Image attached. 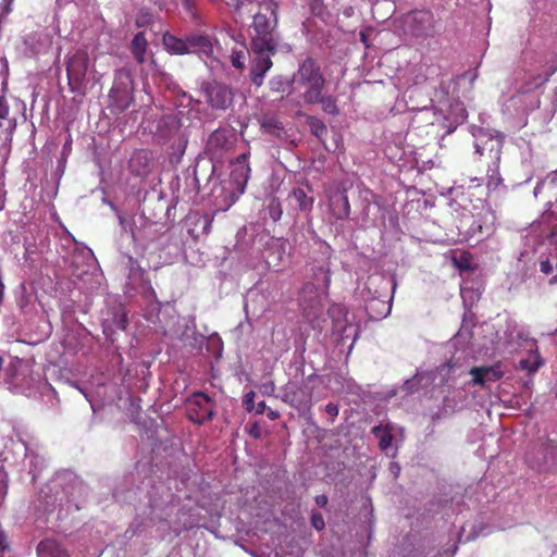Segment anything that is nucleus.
Wrapping results in <instances>:
<instances>
[{
	"label": "nucleus",
	"instance_id": "nucleus-1",
	"mask_svg": "<svg viewBox=\"0 0 557 557\" xmlns=\"http://www.w3.org/2000/svg\"><path fill=\"white\" fill-rule=\"evenodd\" d=\"M255 37L250 44L252 55L250 77L256 86L263 84L264 76L272 67L271 57L277 51V41L275 40L267 15L258 13L253 16Z\"/></svg>",
	"mask_w": 557,
	"mask_h": 557
},
{
	"label": "nucleus",
	"instance_id": "nucleus-2",
	"mask_svg": "<svg viewBox=\"0 0 557 557\" xmlns=\"http://www.w3.org/2000/svg\"><path fill=\"white\" fill-rule=\"evenodd\" d=\"M311 278L306 282L301 293L299 302L305 311L318 309L322 300L329 294L331 283L330 269L326 265H319L311 269Z\"/></svg>",
	"mask_w": 557,
	"mask_h": 557
},
{
	"label": "nucleus",
	"instance_id": "nucleus-3",
	"mask_svg": "<svg viewBox=\"0 0 557 557\" xmlns=\"http://www.w3.org/2000/svg\"><path fill=\"white\" fill-rule=\"evenodd\" d=\"M293 82L304 89L302 99L305 103L315 99L320 91H323L326 81L321 72L320 65L312 59L306 58L293 74Z\"/></svg>",
	"mask_w": 557,
	"mask_h": 557
},
{
	"label": "nucleus",
	"instance_id": "nucleus-4",
	"mask_svg": "<svg viewBox=\"0 0 557 557\" xmlns=\"http://www.w3.org/2000/svg\"><path fill=\"white\" fill-rule=\"evenodd\" d=\"M66 73L71 91L84 95L92 69L90 67L89 57L85 50H77L66 62Z\"/></svg>",
	"mask_w": 557,
	"mask_h": 557
},
{
	"label": "nucleus",
	"instance_id": "nucleus-5",
	"mask_svg": "<svg viewBox=\"0 0 557 557\" xmlns=\"http://www.w3.org/2000/svg\"><path fill=\"white\" fill-rule=\"evenodd\" d=\"M154 139L162 145H171L181 153L187 146V138L182 131L181 121L176 115L169 114L158 120L153 131Z\"/></svg>",
	"mask_w": 557,
	"mask_h": 557
},
{
	"label": "nucleus",
	"instance_id": "nucleus-6",
	"mask_svg": "<svg viewBox=\"0 0 557 557\" xmlns=\"http://www.w3.org/2000/svg\"><path fill=\"white\" fill-rule=\"evenodd\" d=\"M474 137V153L484 157L487 162H500L504 137L491 131L476 128L472 132Z\"/></svg>",
	"mask_w": 557,
	"mask_h": 557
},
{
	"label": "nucleus",
	"instance_id": "nucleus-7",
	"mask_svg": "<svg viewBox=\"0 0 557 557\" xmlns=\"http://www.w3.org/2000/svg\"><path fill=\"white\" fill-rule=\"evenodd\" d=\"M186 412L190 421L202 424L213 418L215 403L205 393L196 392L186 401Z\"/></svg>",
	"mask_w": 557,
	"mask_h": 557
},
{
	"label": "nucleus",
	"instance_id": "nucleus-8",
	"mask_svg": "<svg viewBox=\"0 0 557 557\" xmlns=\"http://www.w3.org/2000/svg\"><path fill=\"white\" fill-rule=\"evenodd\" d=\"M403 27L412 37H426L434 27L433 14L424 10L409 12L404 16Z\"/></svg>",
	"mask_w": 557,
	"mask_h": 557
},
{
	"label": "nucleus",
	"instance_id": "nucleus-9",
	"mask_svg": "<svg viewBox=\"0 0 557 557\" xmlns=\"http://www.w3.org/2000/svg\"><path fill=\"white\" fill-rule=\"evenodd\" d=\"M467 119V111L462 102L455 101L444 110L443 108L434 111V120L432 124H437L446 129L447 134L453 133L457 126L463 123Z\"/></svg>",
	"mask_w": 557,
	"mask_h": 557
},
{
	"label": "nucleus",
	"instance_id": "nucleus-10",
	"mask_svg": "<svg viewBox=\"0 0 557 557\" xmlns=\"http://www.w3.org/2000/svg\"><path fill=\"white\" fill-rule=\"evenodd\" d=\"M235 135L227 129H215L207 140L206 153L211 160L221 161L233 148Z\"/></svg>",
	"mask_w": 557,
	"mask_h": 557
},
{
	"label": "nucleus",
	"instance_id": "nucleus-11",
	"mask_svg": "<svg viewBox=\"0 0 557 557\" xmlns=\"http://www.w3.org/2000/svg\"><path fill=\"white\" fill-rule=\"evenodd\" d=\"M201 90L206 96L207 102L213 109L225 110L233 102L232 90L223 84L216 82L203 83L201 86Z\"/></svg>",
	"mask_w": 557,
	"mask_h": 557
},
{
	"label": "nucleus",
	"instance_id": "nucleus-12",
	"mask_svg": "<svg viewBox=\"0 0 557 557\" xmlns=\"http://www.w3.org/2000/svg\"><path fill=\"white\" fill-rule=\"evenodd\" d=\"M536 69L539 70L536 74L532 73L531 70L525 73L519 87V91L521 94H529L542 87L548 81L549 76L557 70L556 66H548L546 63H543L542 60L539 61V66H536Z\"/></svg>",
	"mask_w": 557,
	"mask_h": 557
},
{
	"label": "nucleus",
	"instance_id": "nucleus-13",
	"mask_svg": "<svg viewBox=\"0 0 557 557\" xmlns=\"http://www.w3.org/2000/svg\"><path fill=\"white\" fill-rule=\"evenodd\" d=\"M215 46L209 36H189V53H197L210 67H214L218 60L214 55Z\"/></svg>",
	"mask_w": 557,
	"mask_h": 557
},
{
	"label": "nucleus",
	"instance_id": "nucleus-14",
	"mask_svg": "<svg viewBox=\"0 0 557 557\" xmlns=\"http://www.w3.org/2000/svg\"><path fill=\"white\" fill-rule=\"evenodd\" d=\"M373 434L379 440V446L382 450L388 451L393 445H397L403 438V429L396 424L386 423L373 428Z\"/></svg>",
	"mask_w": 557,
	"mask_h": 557
},
{
	"label": "nucleus",
	"instance_id": "nucleus-15",
	"mask_svg": "<svg viewBox=\"0 0 557 557\" xmlns=\"http://www.w3.org/2000/svg\"><path fill=\"white\" fill-rule=\"evenodd\" d=\"M231 183L239 194H244L250 175V166L248 164V153L244 152L232 163Z\"/></svg>",
	"mask_w": 557,
	"mask_h": 557
},
{
	"label": "nucleus",
	"instance_id": "nucleus-16",
	"mask_svg": "<svg viewBox=\"0 0 557 557\" xmlns=\"http://www.w3.org/2000/svg\"><path fill=\"white\" fill-rule=\"evenodd\" d=\"M154 166L152 152L147 149L136 150L129 159V170L137 176L148 175Z\"/></svg>",
	"mask_w": 557,
	"mask_h": 557
},
{
	"label": "nucleus",
	"instance_id": "nucleus-17",
	"mask_svg": "<svg viewBox=\"0 0 557 557\" xmlns=\"http://www.w3.org/2000/svg\"><path fill=\"white\" fill-rule=\"evenodd\" d=\"M331 213L338 220H345L350 214V205L344 190L334 191L329 199Z\"/></svg>",
	"mask_w": 557,
	"mask_h": 557
},
{
	"label": "nucleus",
	"instance_id": "nucleus-18",
	"mask_svg": "<svg viewBox=\"0 0 557 557\" xmlns=\"http://www.w3.org/2000/svg\"><path fill=\"white\" fill-rule=\"evenodd\" d=\"M470 374L472 375V384L486 386L490 382L498 381L503 372L498 367H481V368H472L470 370Z\"/></svg>",
	"mask_w": 557,
	"mask_h": 557
},
{
	"label": "nucleus",
	"instance_id": "nucleus-19",
	"mask_svg": "<svg viewBox=\"0 0 557 557\" xmlns=\"http://www.w3.org/2000/svg\"><path fill=\"white\" fill-rule=\"evenodd\" d=\"M36 553L38 557H70L66 548L54 539L40 541L37 545Z\"/></svg>",
	"mask_w": 557,
	"mask_h": 557
},
{
	"label": "nucleus",
	"instance_id": "nucleus-20",
	"mask_svg": "<svg viewBox=\"0 0 557 557\" xmlns=\"http://www.w3.org/2000/svg\"><path fill=\"white\" fill-rule=\"evenodd\" d=\"M131 85H132V79H131V74L127 70H119L116 72V75H115V83H114V86L111 90L112 94H122L126 100L124 103L121 104V108L122 109H125L126 107H128V96H129V91H131Z\"/></svg>",
	"mask_w": 557,
	"mask_h": 557
},
{
	"label": "nucleus",
	"instance_id": "nucleus-21",
	"mask_svg": "<svg viewBox=\"0 0 557 557\" xmlns=\"http://www.w3.org/2000/svg\"><path fill=\"white\" fill-rule=\"evenodd\" d=\"M163 45L171 54L182 55L189 53V37L183 39L165 33L163 35Z\"/></svg>",
	"mask_w": 557,
	"mask_h": 557
},
{
	"label": "nucleus",
	"instance_id": "nucleus-22",
	"mask_svg": "<svg viewBox=\"0 0 557 557\" xmlns=\"http://www.w3.org/2000/svg\"><path fill=\"white\" fill-rule=\"evenodd\" d=\"M321 104L322 110L330 115H338L339 109L337 106V98L333 95H324L320 91V95L314 100L308 101L306 104Z\"/></svg>",
	"mask_w": 557,
	"mask_h": 557
},
{
	"label": "nucleus",
	"instance_id": "nucleus-23",
	"mask_svg": "<svg viewBox=\"0 0 557 557\" xmlns=\"http://www.w3.org/2000/svg\"><path fill=\"white\" fill-rule=\"evenodd\" d=\"M366 309L371 319L381 320L389 314L392 306L389 302L374 298L367 304Z\"/></svg>",
	"mask_w": 557,
	"mask_h": 557
},
{
	"label": "nucleus",
	"instance_id": "nucleus-24",
	"mask_svg": "<svg viewBox=\"0 0 557 557\" xmlns=\"http://www.w3.org/2000/svg\"><path fill=\"white\" fill-rule=\"evenodd\" d=\"M534 346L535 343L531 339L530 355L525 359L520 360V368L528 371L530 374L536 372L544 363L537 350L533 348Z\"/></svg>",
	"mask_w": 557,
	"mask_h": 557
},
{
	"label": "nucleus",
	"instance_id": "nucleus-25",
	"mask_svg": "<svg viewBox=\"0 0 557 557\" xmlns=\"http://www.w3.org/2000/svg\"><path fill=\"white\" fill-rule=\"evenodd\" d=\"M147 40L143 32L137 33L132 40V53L138 63L146 60Z\"/></svg>",
	"mask_w": 557,
	"mask_h": 557
},
{
	"label": "nucleus",
	"instance_id": "nucleus-26",
	"mask_svg": "<svg viewBox=\"0 0 557 557\" xmlns=\"http://www.w3.org/2000/svg\"><path fill=\"white\" fill-rule=\"evenodd\" d=\"M500 162H487V188L496 189L503 184V178L499 173Z\"/></svg>",
	"mask_w": 557,
	"mask_h": 557
},
{
	"label": "nucleus",
	"instance_id": "nucleus-27",
	"mask_svg": "<svg viewBox=\"0 0 557 557\" xmlns=\"http://www.w3.org/2000/svg\"><path fill=\"white\" fill-rule=\"evenodd\" d=\"M293 84V76L290 78H285L281 75H277L272 77L269 82L270 89L274 92H284L290 89Z\"/></svg>",
	"mask_w": 557,
	"mask_h": 557
},
{
	"label": "nucleus",
	"instance_id": "nucleus-28",
	"mask_svg": "<svg viewBox=\"0 0 557 557\" xmlns=\"http://www.w3.org/2000/svg\"><path fill=\"white\" fill-rule=\"evenodd\" d=\"M330 314L334 318L336 314L338 315H343L344 317V321L341 322V321H336L335 322V325L334 327L342 332L343 334L346 333L347 331V326H348V323H347V311L345 309V307L341 306V305H334L331 307L330 309Z\"/></svg>",
	"mask_w": 557,
	"mask_h": 557
},
{
	"label": "nucleus",
	"instance_id": "nucleus-29",
	"mask_svg": "<svg viewBox=\"0 0 557 557\" xmlns=\"http://www.w3.org/2000/svg\"><path fill=\"white\" fill-rule=\"evenodd\" d=\"M292 198L298 205L300 210H309L312 207V198L308 197L306 191L301 188L294 189Z\"/></svg>",
	"mask_w": 557,
	"mask_h": 557
},
{
	"label": "nucleus",
	"instance_id": "nucleus-30",
	"mask_svg": "<svg viewBox=\"0 0 557 557\" xmlns=\"http://www.w3.org/2000/svg\"><path fill=\"white\" fill-rule=\"evenodd\" d=\"M310 128L314 136L321 138L327 133V128L323 122L318 119H311Z\"/></svg>",
	"mask_w": 557,
	"mask_h": 557
},
{
	"label": "nucleus",
	"instance_id": "nucleus-31",
	"mask_svg": "<svg viewBox=\"0 0 557 557\" xmlns=\"http://www.w3.org/2000/svg\"><path fill=\"white\" fill-rule=\"evenodd\" d=\"M231 61L234 67L243 69L245 64V52L243 50L233 51Z\"/></svg>",
	"mask_w": 557,
	"mask_h": 557
},
{
	"label": "nucleus",
	"instance_id": "nucleus-32",
	"mask_svg": "<svg viewBox=\"0 0 557 557\" xmlns=\"http://www.w3.org/2000/svg\"><path fill=\"white\" fill-rule=\"evenodd\" d=\"M423 380V375L421 374H417L414 377H412L411 380H407L404 385H403V388L407 392V393H413L416 391V385L418 383H420L421 381Z\"/></svg>",
	"mask_w": 557,
	"mask_h": 557
},
{
	"label": "nucleus",
	"instance_id": "nucleus-33",
	"mask_svg": "<svg viewBox=\"0 0 557 557\" xmlns=\"http://www.w3.org/2000/svg\"><path fill=\"white\" fill-rule=\"evenodd\" d=\"M311 524L318 531L323 530L325 527L323 516L318 511H313L311 515Z\"/></svg>",
	"mask_w": 557,
	"mask_h": 557
},
{
	"label": "nucleus",
	"instance_id": "nucleus-34",
	"mask_svg": "<svg viewBox=\"0 0 557 557\" xmlns=\"http://www.w3.org/2000/svg\"><path fill=\"white\" fill-rule=\"evenodd\" d=\"M12 3H13V0H1V3H0V23L12 11Z\"/></svg>",
	"mask_w": 557,
	"mask_h": 557
},
{
	"label": "nucleus",
	"instance_id": "nucleus-35",
	"mask_svg": "<svg viewBox=\"0 0 557 557\" xmlns=\"http://www.w3.org/2000/svg\"><path fill=\"white\" fill-rule=\"evenodd\" d=\"M324 411L330 416V421L334 422L335 418L338 416L339 408L336 403H329L325 405Z\"/></svg>",
	"mask_w": 557,
	"mask_h": 557
},
{
	"label": "nucleus",
	"instance_id": "nucleus-36",
	"mask_svg": "<svg viewBox=\"0 0 557 557\" xmlns=\"http://www.w3.org/2000/svg\"><path fill=\"white\" fill-rule=\"evenodd\" d=\"M9 104L7 102V100L4 99V97H1L0 96V119L1 120H4L8 117L9 115Z\"/></svg>",
	"mask_w": 557,
	"mask_h": 557
},
{
	"label": "nucleus",
	"instance_id": "nucleus-37",
	"mask_svg": "<svg viewBox=\"0 0 557 557\" xmlns=\"http://www.w3.org/2000/svg\"><path fill=\"white\" fill-rule=\"evenodd\" d=\"M152 18V15L149 12H143L139 17L136 20L137 26H144L149 23Z\"/></svg>",
	"mask_w": 557,
	"mask_h": 557
},
{
	"label": "nucleus",
	"instance_id": "nucleus-38",
	"mask_svg": "<svg viewBox=\"0 0 557 557\" xmlns=\"http://www.w3.org/2000/svg\"><path fill=\"white\" fill-rule=\"evenodd\" d=\"M540 270L544 274L548 275L553 272V264L550 263L549 260H542L540 262Z\"/></svg>",
	"mask_w": 557,
	"mask_h": 557
},
{
	"label": "nucleus",
	"instance_id": "nucleus-39",
	"mask_svg": "<svg viewBox=\"0 0 557 557\" xmlns=\"http://www.w3.org/2000/svg\"><path fill=\"white\" fill-rule=\"evenodd\" d=\"M543 182L544 183L549 182L552 185L556 186L557 185V170L550 172Z\"/></svg>",
	"mask_w": 557,
	"mask_h": 557
},
{
	"label": "nucleus",
	"instance_id": "nucleus-40",
	"mask_svg": "<svg viewBox=\"0 0 557 557\" xmlns=\"http://www.w3.org/2000/svg\"><path fill=\"white\" fill-rule=\"evenodd\" d=\"M315 503L320 507H324L327 504V497L324 494L318 495L315 497Z\"/></svg>",
	"mask_w": 557,
	"mask_h": 557
},
{
	"label": "nucleus",
	"instance_id": "nucleus-41",
	"mask_svg": "<svg viewBox=\"0 0 557 557\" xmlns=\"http://www.w3.org/2000/svg\"><path fill=\"white\" fill-rule=\"evenodd\" d=\"M115 324L119 329L125 330L127 324L126 315L122 314V317L115 322Z\"/></svg>",
	"mask_w": 557,
	"mask_h": 557
},
{
	"label": "nucleus",
	"instance_id": "nucleus-42",
	"mask_svg": "<svg viewBox=\"0 0 557 557\" xmlns=\"http://www.w3.org/2000/svg\"><path fill=\"white\" fill-rule=\"evenodd\" d=\"M389 469H391L392 473L394 474V476L397 478L399 474V471H400L399 465L396 462H391Z\"/></svg>",
	"mask_w": 557,
	"mask_h": 557
},
{
	"label": "nucleus",
	"instance_id": "nucleus-43",
	"mask_svg": "<svg viewBox=\"0 0 557 557\" xmlns=\"http://www.w3.org/2000/svg\"><path fill=\"white\" fill-rule=\"evenodd\" d=\"M549 242L557 247V226L550 232Z\"/></svg>",
	"mask_w": 557,
	"mask_h": 557
},
{
	"label": "nucleus",
	"instance_id": "nucleus-44",
	"mask_svg": "<svg viewBox=\"0 0 557 557\" xmlns=\"http://www.w3.org/2000/svg\"><path fill=\"white\" fill-rule=\"evenodd\" d=\"M119 222H120V225L122 226V228L124 231H126L127 226H128V222H127L126 218H124L123 215L119 214Z\"/></svg>",
	"mask_w": 557,
	"mask_h": 557
},
{
	"label": "nucleus",
	"instance_id": "nucleus-45",
	"mask_svg": "<svg viewBox=\"0 0 557 557\" xmlns=\"http://www.w3.org/2000/svg\"><path fill=\"white\" fill-rule=\"evenodd\" d=\"M546 448L547 449H557V442L554 440L547 441Z\"/></svg>",
	"mask_w": 557,
	"mask_h": 557
},
{
	"label": "nucleus",
	"instance_id": "nucleus-46",
	"mask_svg": "<svg viewBox=\"0 0 557 557\" xmlns=\"http://www.w3.org/2000/svg\"><path fill=\"white\" fill-rule=\"evenodd\" d=\"M245 398H246L245 401H246V405H247V409L251 410L250 401H252L253 393H250V394L246 395Z\"/></svg>",
	"mask_w": 557,
	"mask_h": 557
},
{
	"label": "nucleus",
	"instance_id": "nucleus-47",
	"mask_svg": "<svg viewBox=\"0 0 557 557\" xmlns=\"http://www.w3.org/2000/svg\"><path fill=\"white\" fill-rule=\"evenodd\" d=\"M543 185H544V182H539L536 184V186L534 187V196H537L541 193Z\"/></svg>",
	"mask_w": 557,
	"mask_h": 557
},
{
	"label": "nucleus",
	"instance_id": "nucleus-48",
	"mask_svg": "<svg viewBox=\"0 0 557 557\" xmlns=\"http://www.w3.org/2000/svg\"><path fill=\"white\" fill-rule=\"evenodd\" d=\"M264 408H265V403H264V401H260V403L258 404V407H257V409H256V412H257V413H262V412H263V410H264Z\"/></svg>",
	"mask_w": 557,
	"mask_h": 557
},
{
	"label": "nucleus",
	"instance_id": "nucleus-49",
	"mask_svg": "<svg viewBox=\"0 0 557 557\" xmlns=\"http://www.w3.org/2000/svg\"><path fill=\"white\" fill-rule=\"evenodd\" d=\"M281 215V211L277 213V212H271V216L274 219V220H277Z\"/></svg>",
	"mask_w": 557,
	"mask_h": 557
},
{
	"label": "nucleus",
	"instance_id": "nucleus-50",
	"mask_svg": "<svg viewBox=\"0 0 557 557\" xmlns=\"http://www.w3.org/2000/svg\"><path fill=\"white\" fill-rule=\"evenodd\" d=\"M184 4H185L186 9L190 10V8H191L190 0H184Z\"/></svg>",
	"mask_w": 557,
	"mask_h": 557
},
{
	"label": "nucleus",
	"instance_id": "nucleus-51",
	"mask_svg": "<svg viewBox=\"0 0 557 557\" xmlns=\"http://www.w3.org/2000/svg\"><path fill=\"white\" fill-rule=\"evenodd\" d=\"M540 106V101L537 99L532 103V108H537Z\"/></svg>",
	"mask_w": 557,
	"mask_h": 557
},
{
	"label": "nucleus",
	"instance_id": "nucleus-52",
	"mask_svg": "<svg viewBox=\"0 0 557 557\" xmlns=\"http://www.w3.org/2000/svg\"><path fill=\"white\" fill-rule=\"evenodd\" d=\"M269 417H270L271 419H275V418L277 417V413H275V412H271V413L269 414Z\"/></svg>",
	"mask_w": 557,
	"mask_h": 557
},
{
	"label": "nucleus",
	"instance_id": "nucleus-53",
	"mask_svg": "<svg viewBox=\"0 0 557 557\" xmlns=\"http://www.w3.org/2000/svg\"><path fill=\"white\" fill-rule=\"evenodd\" d=\"M457 548H458V547H457V545L455 544V545H454L453 553H451V556L456 553Z\"/></svg>",
	"mask_w": 557,
	"mask_h": 557
},
{
	"label": "nucleus",
	"instance_id": "nucleus-54",
	"mask_svg": "<svg viewBox=\"0 0 557 557\" xmlns=\"http://www.w3.org/2000/svg\"><path fill=\"white\" fill-rule=\"evenodd\" d=\"M557 282V276H554L552 280H550V283H555Z\"/></svg>",
	"mask_w": 557,
	"mask_h": 557
},
{
	"label": "nucleus",
	"instance_id": "nucleus-55",
	"mask_svg": "<svg viewBox=\"0 0 557 557\" xmlns=\"http://www.w3.org/2000/svg\"><path fill=\"white\" fill-rule=\"evenodd\" d=\"M79 391H81V392H82V394H84V395H85V397L87 398V395H86L85 391H83V389H81V388H79Z\"/></svg>",
	"mask_w": 557,
	"mask_h": 557
}]
</instances>
